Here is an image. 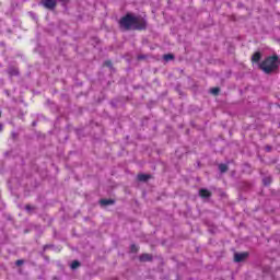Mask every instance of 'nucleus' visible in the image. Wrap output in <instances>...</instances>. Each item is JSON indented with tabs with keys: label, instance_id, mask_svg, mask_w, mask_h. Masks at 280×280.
I'll list each match as a JSON object with an SVG mask.
<instances>
[{
	"label": "nucleus",
	"instance_id": "16",
	"mask_svg": "<svg viewBox=\"0 0 280 280\" xmlns=\"http://www.w3.org/2000/svg\"><path fill=\"white\" fill-rule=\"evenodd\" d=\"M16 266H22V264H23V260H16Z\"/></svg>",
	"mask_w": 280,
	"mask_h": 280
},
{
	"label": "nucleus",
	"instance_id": "8",
	"mask_svg": "<svg viewBox=\"0 0 280 280\" xmlns=\"http://www.w3.org/2000/svg\"><path fill=\"white\" fill-rule=\"evenodd\" d=\"M115 201L112 199H103L101 200V205H103V207H107V205H114Z\"/></svg>",
	"mask_w": 280,
	"mask_h": 280
},
{
	"label": "nucleus",
	"instance_id": "6",
	"mask_svg": "<svg viewBox=\"0 0 280 280\" xmlns=\"http://www.w3.org/2000/svg\"><path fill=\"white\" fill-rule=\"evenodd\" d=\"M261 60V54L260 52H255L252 57L253 62H259Z\"/></svg>",
	"mask_w": 280,
	"mask_h": 280
},
{
	"label": "nucleus",
	"instance_id": "5",
	"mask_svg": "<svg viewBox=\"0 0 280 280\" xmlns=\"http://www.w3.org/2000/svg\"><path fill=\"white\" fill-rule=\"evenodd\" d=\"M199 196H201V198H209L211 196V192L208 189H200Z\"/></svg>",
	"mask_w": 280,
	"mask_h": 280
},
{
	"label": "nucleus",
	"instance_id": "17",
	"mask_svg": "<svg viewBox=\"0 0 280 280\" xmlns=\"http://www.w3.org/2000/svg\"><path fill=\"white\" fill-rule=\"evenodd\" d=\"M25 209L26 211H32V206H26Z\"/></svg>",
	"mask_w": 280,
	"mask_h": 280
},
{
	"label": "nucleus",
	"instance_id": "2",
	"mask_svg": "<svg viewBox=\"0 0 280 280\" xmlns=\"http://www.w3.org/2000/svg\"><path fill=\"white\" fill-rule=\"evenodd\" d=\"M260 69L265 73H272V71H277V69H279V58L277 56L268 57L260 63Z\"/></svg>",
	"mask_w": 280,
	"mask_h": 280
},
{
	"label": "nucleus",
	"instance_id": "4",
	"mask_svg": "<svg viewBox=\"0 0 280 280\" xmlns=\"http://www.w3.org/2000/svg\"><path fill=\"white\" fill-rule=\"evenodd\" d=\"M246 257H248V253H241V254H235L234 255V261H236L237 264H240V261H244V259H246Z\"/></svg>",
	"mask_w": 280,
	"mask_h": 280
},
{
	"label": "nucleus",
	"instance_id": "10",
	"mask_svg": "<svg viewBox=\"0 0 280 280\" xmlns=\"http://www.w3.org/2000/svg\"><path fill=\"white\" fill-rule=\"evenodd\" d=\"M150 259H152V257L148 254L140 256V261H150Z\"/></svg>",
	"mask_w": 280,
	"mask_h": 280
},
{
	"label": "nucleus",
	"instance_id": "9",
	"mask_svg": "<svg viewBox=\"0 0 280 280\" xmlns=\"http://www.w3.org/2000/svg\"><path fill=\"white\" fill-rule=\"evenodd\" d=\"M219 170L221 174H224V172H228L229 166L226 164H220Z\"/></svg>",
	"mask_w": 280,
	"mask_h": 280
},
{
	"label": "nucleus",
	"instance_id": "1",
	"mask_svg": "<svg viewBox=\"0 0 280 280\" xmlns=\"http://www.w3.org/2000/svg\"><path fill=\"white\" fill-rule=\"evenodd\" d=\"M145 19L141 16H135L132 14H127L120 20V27L122 30H145Z\"/></svg>",
	"mask_w": 280,
	"mask_h": 280
},
{
	"label": "nucleus",
	"instance_id": "12",
	"mask_svg": "<svg viewBox=\"0 0 280 280\" xmlns=\"http://www.w3.org/2000/svg\"><path fill=\"white\" fill-rule=\"evenodd\" d=\"M164 60L166 61V62H170V60H174V55H172V54H167V55H164Z\"/></svg>",
	"mask_w": 280,
	"mask_h": 280
},
{
	"label": "nucleus",
	"instance_id": "19",
	"mask_svg": "<svg viewBox=\"0 0 280 280\" xmlns=\"http://www.w3.org/2000/svg\"><path fill=\"white\" fill-rule=\"evenodd\" d=\"M0 117H1V112H0Z\"/></svg>",
	"mask_w": 280,
	"mask_h": 280
},
{
	"label": "nucleus",
	"instance_id": "3",
	"mask_svg": "<svg viewBox=\"0 0 280 280\" xmlns=\"http://www.w3.org/2000/svg\"><path fill=\"white\" fill-rule=\"evenodd\" d=\"M58 0H42V5L47 8V10H54Z\"/></svg>",
	"mask_w": 280,
	"mask_h": 280
},
{
	"label": "nucleus",
	"instance_id": "15",
	"mask_svg": "<svg viewBox=\"0 0 280 280\" xmlns=\"http://www.w3.org/2000/svg\"><path fill=\"white\" fill-rule=\"evenodd\" d=\"M132 253H137V245H131Z\"/></svg>",
	"mask_w": 280,
	"mask_h": 280
},
{
	"label": "nucleus",
	"instance_id": "7",
	"mask_svg": "<svg viewBox=\"0 0 280 280\" xmlns=\"http://www.w3.org/2000/svg\"><path fill=\"white\" fill-rule=\"evenodd\" d=\"M150 178V175L148 174H140L138 175V180L145 183V180H148Z\"/></svg>",
	"mask_w": 280,
	"mask_h": 280
},
{
	"label": "nucleus",
	"instance_id": "18",
	"mask_svg": "<svg viewBox=\"0 0 280 280\" xmlns=\"http://www.w3.org/2000/svg\"><path fill=\"white\" fill-rule=\"evenodd\" d=\"M0 130H3V125H0Z\"/></svg>",
	"mask_w": 280,
	"mask_h": 280
},
{
	"label": "nucleus",
	"instance_id": "11",
	"mask_svg": "<svg viewBox=\"0 0 280 280\" xmlns=\"http://www.w3.org/2000/svg\"><path fill=\"white\" fill-rule=\"evenodd\" d=\"M70 268L72 270H75V268H80V261H78V260L72 261Z\"/></svg>",
	"mask_w": 280,
	"mask_h": 280
},
{
	"label": "nucleus",
	"instance_id": "14",
	"mask_svg": "<svg viewBox=\"0 0 280 280\" xmlns=\"http://www.w3.org/2000/svg\"><path fill=\"white\" fill-rule=\"evenodd\" d=\"M264 185H270V178L264 179Z\"/></svg>",
	"mask_w": 280,
	"mask_h": 280
},
{
	"label": "nucleus",
	"instance_id": "13",
	"mask_svg": "<svg viewBox=\"0 0 280 280\" xmlns=\"http://www.w3.org/2000/svg\"><path fill=\"white\" fill-rule=\"evenodd\" d=\"M210 93H212V95H218L220 93V88H213L210 90Z\"/></svg>",
	"mask_w": 280,
	"mask_h": 280
}]
</instances>
